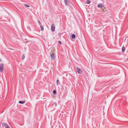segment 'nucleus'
<instances>
[{"label":"nucleus","instance_id":"1","mask_svg":"<svg viewBox=\"0 0 128 128\" xmlns=\"http://www.w3.org/2000/svg\"><path fill=\"white\" fill-rule=\"evenodd\" d=\"M77 71L78 73L80 74H82V72L81 69L78 67H76Z\"/></svg>","mask_w":128,"mask_h":128},{"label":"nucleus","instance_id":"2","mask_svg":"<svg viewBox=\"0 0 128 128\" xmlns=\"http://www.w3.org/2000/svg\"><path fill=\"white\" fill-rule=\"evenodd\" d=\"M50 57L52 59H54L55 57V53L52 52L50 55Z\"/></svg>","mask_w":128,"mask_h":128},{"label":"nucleus","instance_id":"3","mask_svg":"<svg viewBox=\"0 0 128 128\" xmlns=\"http://www.w3.org/2000/svg\"><path fill=\"white\" fill-rule=\"evenodd\" d=\"M51 28L52 30V32L54 31L55 30V26L54 24H52L51 25Z\"/></svg>","mask_w":128,"mask_h":128},{"label":"nucleus","instance_id":"4","mask_svg":"<svg viewBox=\"0 0 128 128\" xmlns=\"http://www.w3.org/2000/svg\"><path fill=\"white\" fill-rule=\"evenodd\" d=\"M3 69V65L2 64L0 65V72H2Z\"/></svg>","mask_w":128,"mask_h":128},{"label":"nucleus","instance_id":"5","mask_svg":"<svg viewBox=\"0 0 128 128\" xmlns=\"http://www.w3.org/2000/svg\"><path fill=\"white\" fill-rule=\"evenodd\" d=\"M98 7L99 8H102L104 7V6L102 4H100L98 5Z\"/></svg>","mask_w":128,"mask_h":128},{"label":"nucleus","instance_id":"6","mask_svg":"<svg viewBox=\"0 0 128 128\" xmlns=\"http://www.w3.org/2000/svg\"><path fill=\"white\" fill-rule=\"evenodd\" d=\"M64 2L66 5H68L69 4L67 0H64Z\"/></svg>","mask_w":128,"mask_h":128},{"label":"nucleus","instance_id":"7","mask_svg":"<svg viewBox=\"0 0 128 128\" xmlns=\"http://www.w3.org/2000/svg\"><path fill=\"white\" fill-rule=\"evenodd\" d=\"M4 126L6 128H10L6 124H4Z\"/></svg>","mask_w":128,"mask_h":128},{"label":"nucleus","instance_id":"8","mask_svg":"<svg viewBox=\"0 0 128 128\" xmlns=\"http://www.w3.org/2000/svg\"><path fill=\"white\" fill-rule=\"evenodd\" d=\"M125 50V48L124 46H123L122 48V51L123 52H124Z\"/></svg>","mask_w":128,"mask_h":128},{"label":"nucleus","instance_id":"9","mask_svg":"<svg viewBox=\"0 0 128 128\" xmlns=\"http://www.w3.org/2000/svg\"><path fill=\"white\" fill-rule=\"evenodd\" d=\"M25 102L24 101H20L19 102V103L21 104H23Z\"/></svg>","mask_w":128,"mask_h":128},{"label":"nucleus","instance_id":"10","mask_svg":"<svg viewBox=\"0 0 128 128\" xmlns=\"http://www.w3.org/2000/svg\"><path fill=\"white\" fill-rule=\"evenodd\" d=\"M76 37V36L74 34H73L72 36V37L73 38H74Z\"/></svg>","mask_w":128,"mask_h":128},{"label":"nucleus","instance_id":"11","mask_svg":"<svg viewBox=\"0 0 128 128\" xmlns=\"http://www.w3.org/2000/svg\"><path fill=\"white\" fill-rule=\"evenodd\" d=\"M60 82L59 80H56V83L58 85V84Z\"/></svg>","mask_w":128,"mask_h":128},{"label":"nucleus","instance_id":"12","mask_svg":"<svg viewBox=\"0 0 128 128\" xmlns=\"http://www.w3.org/2000/svg\"><path fill=\"white\" fill-rule=\"evenodd\" d=\"M87 3L88 4H89L90 3V1L89 0H87Z\"/></svg>","mask_w":128,"mask_h":128},{"label":"nucleus","instance_id":"13","mask_svg":"<svg viewBox=\"0 0 128 128\" xmlns=\"http://www.w3.org/2000/svg\"><path fill=\"white\" fill-rule=\"evenodd\" d=\"M53 93L54 94H56V92L55 90H54L53 91Z\"/></svg>","mask_w":128,"mask_h":128},{"label":"nucleus","instance_id":"14","mask_svg":"<svg viewBox=\"0 0 128 128\" xmlns=\"http://www.w3.org/2000/svg\"><path fill=\"white\" fill-rule=\"evenodd\" d=\"M25 58L24 56V55H22V60H23Z\"/></svg>","mask_w":128,"mask_h":128},{"label":"nucleus","instance_id":"15","mask_svg":"<svg viewBox=\"0 0 128 128\" xmlns=\"http://www.w3.org/2000/svg\"><path fill=\"white\" fill-rule=\"evenodd\" d=\"M40 28H41V30H42V31H43V30H44V28H43V27L42 26H40Z\"/></svg>","mask_w":128,"mask_h":128},{"label":"nucleus","instance_id":"16","mask_svg":"<svg viewBox=\"0 0 128 128\" xmlns=\"http://www.w3.org/2000/svg\"><path fill=\"white\" fill-rule=\"evenodd\" d=\"M58 42L59 44H60V45L61 44V42L60 41H58Z\"/></svg>","mask_w":128,"mask_h":128},{"label":"nucleus","instance_id":"17","mask_svg":"<svg viewBox=\"0 0 128 128\" xmlns=\"http://www.w3.org/2000/svg\"><path fill=\"white\" fill-rule=\"evenodd\" d=\"M25 6H26L28 7H29V6H28V5H26H26H25Z\"/></svg>","mask_w":128,"mask_h":128},{"label":"nucleus","instance_id":"18","mask_svg":"<svg viewBox=\"0 0 128 128\" xmlns=\"http://www.w3.org/2000/svg\"><path fill=\"white\" fill-rule=\"evenodd\" d=\"M0 61H1V59L0 58Z\"/></svg>","mask_w":128,"mask_h":128}]
</instances>
